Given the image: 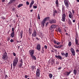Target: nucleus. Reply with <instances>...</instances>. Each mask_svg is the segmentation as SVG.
Wrapping results in <instances>:
<instances>
[{"label":"nucleus","instance_id":"obj_1","mask_svg":"<svg viewBox=\"0 0 79 79\" xmlns=\"http://www.w3.org/2000/svg\"><path fill=\"white\" fill-rule=\"evenodd\" d=\"M18 62V57L16 58L14 60L13 63V66L15 67Z\"/></svg>","mask_w":79,"mask_h":79},{"label":"nucleus","instance_id":"obj_2","mask_svg":"<svg viewBox=\"0 0 79 79\" xmlns=\"http://www.w3.org/2000/svg\"><path fill=\"white\" fill-rule=\"evenodd\" d=\"M2 59L3 60H7L8 59V56H7V53L6 52H5L4 53L3 55V56L2 57Z\"/></svg>","mask_w":79,"mask_h":79},{"label":"nucleus","instance_id":"obj_3","mask_svg":"<svg viewBox=\"0 0 79 79\" xmlns=\"http://www.w3.org/2000/svg\"><path fill=\"white\" fill-rule=\"evenodd\" d=\"M71 71H70L69 72H68V71H66L63 74L65 76H68L69 74H70V73H71Z\"/></svg>","mask_w":79,"mask_h":79},{"label":"nucleus","instance_id":"obj_4","mask_svg":"<svg viewBox=\"0 0 79 79\" xmlns=\"http://www.w3.org/2000/svg\"><path fill=\"white\" fill-rule=\"evenodd\" d=\"M36 77H40V70L37 69L36 72Z\"/></svg>","mask_w":79,"mask_h":79},{"label":"nucleus","instance_id":"obj_5","mask_svg":"<svg viewBox=\"0 0 79 79\" xmlns=\"http://www.w3.org/2000/svg\"><path fill=\"white\" fill-rule=\"evenodd\" d=\"M29 54L31 56H32V55H34V50H31L29 52Z\"/></svg>","mask_w":79,"mask_h":79},{"label":"nucleus","instance_id":"obj_6","mask_svg":"<svg viewBox=\"0 0 79 79\" xmlns=\"http://www.w3.org/2000/svg\"><path fill=\"white\" fill-rule=\"evenodd\" d=\"M56 27V25H52L50 27V30H52L54 31V28H55Z\"/></svg>","mask_w":79,"mask_h":79},{"label":"nucleus","instance_id":"obj_7","mask_svg":"<svg viewBox=\"0 0 79 79\" xmlns=\"http://www.w3.org/2000/svg\"><path fill=\"white\" fill-rule=\"evenodd\" d=\"M66 18V15L65 14H63L62 15L61 21L64 22L65 21V18Z\"/></svg>","mask_w":79,"mask_h":79},{"label":"nucleus","instance_id":"obj_8","mask_svg":"<svg viewBox=\"0 0 79 79\" xmlns=\"http://www.w3.org/2000/svg\"><path fill=\"white\" fill-rule=\"evenodd\" d=\"M71 52L72 53L73 56H75V51H74V49L73 48H71Z\"/></svg>","mask_w":79,"mask_h":79},{"label":"nucleus","instance_id":"obj_9","mask_svg":"<svg viewBox=\"0 0 79 79\" xmlns=\"http://www.w3.org/2000/svg\"><path fill=\"white\" fill-rule=\"evenodd\" d=\"M64 3L67 8H68L69 5L68 4V2L66 0H64Z\"/></svg>","mask_w":79,"mask_h":79},{"label":"nucleus","instance_id":"obj_10","mask_svg":"<svg viewBox=\"0 0 79 79\" xmlns=\"http://www.w3.org/2000/svg\"><path fill=\"white\" fill-rule=\"evenodd\" d=\"M36 34V31L35 30H34L33 33L32 34V37H35Z\"/></svg>","mask_w":79,"mask_h":79},{"label":"nucleus","instance_id":"obj_11","mask_svg":"<svg viewBox=\"0 0 79 79\" xmlns=\"http://www.w3.org/2000/svg\"><path fill=\"white\" fill-rule=\"evenodd\" d=\"M50 23L51 24H54V23H56V20L55 19L50 20L49 21Z\"/></svg>","mask_w":79,"mask_h":79},{"label":"nucleus","instance_id":"obj_12","mask_svg":"<svg viewBox=\"0 0 79 79\" xmlns=\"http://www.w3.org/2000/svg\"><path fill=\"white\" fill-rule=\"evenodd\" d=\"M36 48L39 51H40V44H39L37 45Z\"/></svg>","mask_w":79,"mask_h":79},{"label":"nucleus","instance_id":"obj_13","mask_svg":"<svg viewBox=\"0 0 79 79\" xmlns=\"http://www.w3.org/2000/svg\"><path fill=\"white\" fill-rule=\"evenodd\" d=\"M15 36V32H12V33L10 34V37L11 38H13Z\"/></svg>","mask_w":79,"mask_h":79},{"label":"nucleus","instance_id":"obj_14","mask_svg":"<svg viewBox=\"0 0 79 79\" xmlns=\"http://www.w3.org/2000/svg\"><path fill=\"white\" fill-rule=\"evenodd\" d=\"M31 56V58L32 59V60H36V57H35V56L34 55H33L32 56Z\"/></svg>","mask_w":79,"mask_h":79},{"label":"nucleus","instance_id":"obj_15","mask_svg":"<svg viewBox=\"0 0 79 79\" xmlns=\"http://www.w3.org/2000/svg\"><path fill=\"white\" fill-rule=\"evenodd\" d=\"M68 24H69V25H71L72 24V23L71 22V20H70V19H68Z\"/></svg>","mask_w":79,"mask_h":79},{"label":"nucleus","instance_id":"obj_16","mask_svg":"<svg viewBox=\"0 0 79 79\" xmlns=\"http://www.w3.org/2000/svg\"><path fill=\"white\" fill-rule=\"evenodd\" d=\"M75 44L79 45V44L78 43V40L76 38L75 39Z\"/></svg>","mask_w":79,"mask_h":79},{"label":"nucleus","instance_id":"obj_17","mask_svg":"<svg viewBox=\"0 0 79 79\" xmlns=\"http://www.w3.org/2000/svg\"><path fill=\"white\" fill-rule=\"evenodd\" d=\"M45 21L44 19L42 22V25L43 26H45Z\"/></svg>","mask_w":79,"mask_h":79},{"label":"nucleus","instance_id":"obj_18","mask_svg":"<svg viewBox=\"0 0 79 79\" xmlns=\"http://www.w3.org/2000/svg\"><path fill=\"white\" fill-rule=\"evenodd\" d=\"M58 13V11L56 10H53V13L54 15H55V13Z\"/></svg>","mask_w":79,"mask_h":79},{"label":"nucleus","instance_id":"obj_19","mask_svg":"<svg viewBox=\"0 0 79 79\" xmlns=\"http://www.w3.org/2000/svg\"><path fill=\"white\" fill-rule=\"evenodd\" d=\"M73 73L75 75H76V74H77V71L76 69H74L73 70Z\"/></svg>","mask_w":79,"mask_h":79},{"label":"nucleus","instance_id":"obj_20","mask_svg":"<svg viewBox=\"0 0 79 79\" xmlns=\"http://www.w3.org/2000/svg\"><path fill=\"white\" fill-rule=\"evenodd\" d=\"M58 58H59V60H63V58L60 55L58 56Z\"/></svg>","mask_w":79,"mask_h":79},{"label":"nucleus","instance_id":"obj_21","mask_svg":"<svg viewBox=\"0 0 79 79\" xmlns=\"http://www.w3.org/2000/svg\"><path fill=\"white\" fill-rule=\"evenodd\" d=\"M31 68L32 70L33 71V70H34V69L35 68V67L34 65H33L31 67Z\"/></svg>","mask_w":79,"mask_h":79},{"label":"nucleus","instance_id":"obj_22","mask_svg":"<svg viewBox=\"0 0 79 79\" xmlns=\"http://www.w3.org/2000/svg\"><path fill=\"white\" fill-rule=\"evenodd\" d=\"M29 35H31V33H32V31H31V30L30 28H29Z\"/></svg>","mask_w":79,"mask_h":79},{"label":"nucleus","instance_id":"obj_23","mask_svg":"<svg viewBox=\"0 0 79 79\" xmlns=\"http://www.w3.org/2000/svg\"><path fill=\"white\" fill-rule=\"evenodd\" d=\"M20 36H21V38H22V36H23V31H22L20 32Z\"/></svg>","mask_w":79,"mask_h":79},{"label":"nucleus","instance_id":"obj_24","mask_svg":"<svg viewBox=\"0 0 79 79\" xmlns=\"http://www.w3.org/2000/svg\"><path fill=\"white\" fill-rule=\"evenodd\" d=\"M50 19V18L49 17H46L44 19V20L45 21H46V20H48V19Z\"/></svg>","mask_w":79,"mask_h":79},{"label":"nucleus","instance_id":"obj_25","mask_svg":"<svg viewBox=\"0 0 79 79\" xmlns=\"http://www.w3.org/2000/svg\"><path fill=\"white\" fill-rule=\"evenodd\" d=\"M68 53H66L65 54L64 56L65 57H68Z\"/></svg>","mask_w":79,"mask_h":79},{"label":"nucleus","instance_id":"obj_26","mask_svg":"<svg viewBox=\"0 0 79 79\" xmlns=\"http://www.w3.org/2000/svg\"><path fill=\"white\" fill-rule=\"evenodd\" d=\"M34 3V0H31V2L30 3V4H32V5H33Z\"/></svg>","mask_w":79,"mask_h":79},{"label":"nucleus","instance_id":"obj_27","mask_svg":"<svg viewBox=\"0 0 79 79\" xmlns=\"http://www.w3.org/2000/svg\"><path fill=\"white\" fill-rule=\"evenodd\" d=\"M58 32H59L61 33V29H60V28H59L58 29Z\"/></svg>","mask_w":79,"mask_h":79},{"label":"nucleus","instance_id":"obj_28","mask_svg":"<svg viewBox=\"0 0 79 79\" xmlns=\"http://www.w3.org/2000/svg\"><path fill=\"white\" fill-rule=\"evenodd\" d=\"M23 6V4H20L19 5L18 7V8H20V7H21V6Z\"/></svg>","mask_w":79,"mask_h":79},{"label":"nucleus","instance_id":"obj_29","mask_svg":"<svg viewBox=\"0 0 79 79\" xmlns=\"http://www.w3.org/2000/svg\"><path fill=\"white\" fill-rule=\"evenodd\" d=\"M71 45V42H69V47H70Z\"/></svg>","mask_w":79,"mask_h":79},{"label":"nucleus","instance_id":"obj_30","mask_svg":"<svg viewBox=\"0 0 79 79\" xmlns=\"http://www.w3.org/2000/svg\"><path fill=\"white\" fill-rule=\"evenodd\" d=\"M49 76L50 78H52V74L50 73L49 75Z\"/></svg>","mask_w":79,"mask_h":79},{"label":"nucleus","instance_id":"obj_31","mask_svg":"<svg viewBox=\"0 0 79 79\" xmlns=\"http://www.w3.org/2000/svg\"><path fill=\"white\" fill-rule=\"evenodd\" d=\"M15 29H14V28H12V31L13 32H15Z\"/></svg>","mask_w":79,"mask_h":79},{"label":"nucleus","instance_id":"obj_32","mask_svg":"<svg viewBox=\"0 0 79 79\" xmlns=\"http://www.w3.org/2000/svg\"><path fill=\"white\" fill-rule=\"evenodd\" d=\"M62 45H59L58 46V48H61V47H62Z\"/></svg>","mask_w":79,"mask_h":79},{"label":"nucleus","instance_id":"obj_33","mask_svg":"<svg viewBox=\"0 0 79 79\" xmlns=\"http://www.w3.org/2000/svg\"><path fill=\"white\" fill-rule=\"evenodd\" d=\"M10 37H8L7 38V40L8 41H10Z\"/></svg>","mask_w":79,"mask_h":79},{"label":"nucleus","instance_id":"obj_34","mask_svg":"<svg viewBox=\"0 0 79 79\" xmlns=\"http://www.w3.org/2000/svg\"><path fill=\"white\" fill-rule=\"evenodd\" d=\"M69 16L70 18H72V16H71V14H69Z\"/></svg>","mask_w":79,"mask_h":79},{"label":"nucleus","instance_id":"obj_35","mask_svg":"<svg viewBox=\"0 0 79 79\" xmlns=\"http://www.w3.org/2000/svg\"><path fill=\"white\" fill-rule=\"evenodd\" d=\"M38 19H40V15L38 14Z\"/></svg>","mask_w":79,"mask_h":79},{"label":"nucleus","instance_id":"obj_36","mask_svg":"<svg viewBox=\"0 0 79 79\" xmlns=\"http://www.w3.org/2000/svg\"><path fill=\"white\" fill-rule=\"evenodd\" d=\"M61 55H62V56H64L65 55V53L64 52H62L61 53Z\"/></svg>","mask_w":79,"mask_h":79},{"label":"nucleus","instance_id":"obj_37","mask_svg":"<svg viewBox=\"0 0 79 79\" xmlns=\"http://www.w3.org/2000/svg\"><path fill=\"white\" fill-rule=\"evenodd\" d=\"M56 4H58V0H56Z\"/></svg>","mask_w":79,"mask_h":79},{"label":"nucleus","instance_id":"obj_38","mask_svg":"<svg viewBox=\"0 0 79 79\" xmlns=\"http://www.w3.org/2000/svg\"><path fill=\"white\" fill-rule=\"evenodd\" d=\"M26 4L27 5H29V2L28 1H27L26 2Z\"/></svg>","mask_w":79,"mask_h":79},{"label":"nucleus","instance_id":"obj_39","mask_svg":"<svg viewBox=\"0 0 79 79\" xmlns=\"http://www.w3.org/2000/svg\"><path fill=\"white\" fill-rule=\"evenodd\" d=\"M33 5V4H30V8H31V7H32V5Z\"/></svg>","mask_w":79,"mask_h":79},{"label":"nucleus","instance_id":"obj_40","mask_svg":"<svg viewBox=\"0 0 79 79\" xmlns=\"http://www.w3.org/2000/svg\"><path fill=\"white\" fill-rule=\"evenodd\" d=\"M10 42H14V40L13 39H11L10 40Z\"/></svg>","mask_w":79,"mask_h":79},{"label":"nucleus","instance_id":"obj_41","mask_svg":"<svg viewBox=\"0 0 79 79\" xmlns=\"http://www.w3.org/2000/svg\"><path fill=\"white\" fill-rule=\"evenodd\" d=\"M54 47H55V48H58V46H57L56 45H54Z\"/></svg>","mask_w":79,"mask_h":79},{"label":"nucleus","instance_id":"obj_42","mask_svg":"<svg viewBox=\"0 0 79 79\" xmlns=\"http://www.w3.org/2000/svg\"><path fill=\"white\" fill-rule=\"evenodd\" d=\"M44 48L45 49H47V46L46 45L44 46Z\"/></svg>","mask_w":79,"mask_h":79},{"label":"nucleus","instance_id":"obj_43","mask_svg":"<svg viewBox=\"0 0 79 79\" xmlns=\"http://www.w3.org/2000/svg\"><path fill=\"white\" fill-rule=\"evenodd\" d=\"M37 6H33V8H34L36 9V8H37Z\"/></svg>","mask_w":79,"mask_h":79},{"label":"nucleus","instance_id":"obj_44","mask_svg":"<svg viewBox=\"0 0 79 79\" xmlns=\"http://www.w3.org/2000/svg\"><path fill=\"white\" fill-rule=\"evenodd\" d=\"M56 4V7H57V8L59 6H58V4Z\"/></svg>","mask_w":79,"mask_h":79},{"label":"nucleus","instance_id":"obj_45","mask_svg":"<svg viewBox=\"0 0 79 79\" xmlns=\"http://www.w3.org/2000/svg\"><path fill=\"white\" fill-rule=\"evenodd\" d=\"M13 55L14 56H16V54L15 52H13Z\"/></svg>","mask_w":79,"mask_h":79},{"label":"nucleus","instance_id":"obj_46","mask_svg":"<svg viewBox=\"0 0 79 79\" xmlns=\"http://www.w3.org/2000/svg\"><path fill=\"white\" fill-rule=\"evenodd\" d=\"M60 42H58L57 43H56V44H57V45H60Z\"/></svg>","mask_w":79,"mask_h":79},{"label":"nucleus","instance_id":"obj_47","mask_svg":"<svg viewBox=\"0 0 79 79\" xmlns=\"http://www.w3.org/2000/svg\"><path fill=\"white\" fill-rule=\"evenodd\" d=\"M54 43H55V44H56V41H55V40H54Z\"/></svg>","mask_w":79,"mask_h":79},{"label":"nucleus","instance_id":"obj_48","mask_svg":"<svg viewBox=\"0 0 79 79\" xmlns=\"http://www.w3.org/2000/svg\"><path fill=\"white\" fill-rule=\"evenodd\" d=\"M72 11L73 13V14H74V10H72Z\"/></svg>","mask_w":79,"mask_h":79},{"label":"nucleus","instance_id":"obj_49","mask_svg":"<svg viewBox=\"0 0 79 79\" xmlns=\"http://www.w3.org/2000/svg\"><path fill=\"white\" fill-rule=\"evenodd\" d=\"M44 48H42V51H43V52H44Z\"/></svg>","mask_w":79,"mask_h":79},{"label":"nucleus","instance_id":"obj_50","mask_svg":"<svg viewBox=\"0 0 79 79\" xmlns=\"http://www.w3.org/2000/svg\"><path fill=\"white\" fill-rule=\"evenodd\" d=\"M25 77L26 78H27V75H25Z\"/></svg>","mask_w":79,"mask_h":79},{"label":"nucleus","instance_id":"obj_51","mask_svg":"<svg viewBox=\"0 0 79 79\" xmlns=\"http://www.w3.org/2000/svg\"><path fill=\"white\" fill-rule=\"evenodd\" d=\"M55 56L56 57V58H58V56L57 55H56Z\"/></svg>","mask_w":79,"mask_h":79},{"label":"nucleus","instance_id":"obj_52","mask_svg":"<svg viewBox=\"0 0 79 79\" xmlns=\"http://www.w3.org/2000/svg\"><path fill=\"white\" fill-rule=\"evenodd\" d=\"M8 77V76H7V75H5V78H6V77Z\"/></svg>","mask_w":79,"mask_h":79},{"label":"nucleus","instance_id":"obj_53","mask_svg":"<svg viewBox=\"0 0 79 79\" xmlns=\"http://www.w3.org/2000/svg\"><path fill=\"white\" fill-rule=\"evenodd\" d=\"M75 22H76V21L75 20H73V23H75Z\"/></svg>","mask_w":79,"mask_h":79},{"label":"nucleus","instance_id":"obj_54","mask_svg":"<svg viewBox=\"0 0 79 79\" xmlns=\"http://www.w3.org/2000/svg\"><path fill=\"white\" fill-rule=\"evenodd\" d=\"M13 11H15V8H13Z\"/></svg>","mask_w":79,"mask_h":79},{"label":"nucleus","instance_id":"obj_55","mask_svg":"<svg viewBox=\"0 0 79 79\" xmlns=\"http://www.w3.org/2000/svg\"><path fill=\"white\" fill-rule=\"evenodd\" d=\"M19 66H20V67H21V66H22V64H21L19 65Z\"/></svg>","mask_w":79,"mask_h":79},{"label":"nucleus","instance_id":"obj_56","mask_svg":"<svg viewBox=\"0 0 79 79\" xmlns=\"http://www.w3.org/2000/svg\"><path fill=\"white\" fill-rule=\"evenodd\" d=\"M2 19H5V18L4 17H2Z\"/></svg>","mask_w":79,"mask_h":79},{"label":"nucleus","instance_id":"obj_57","mask_svg":"<svg viewBox=\"0 0 79 79\" xmlns=\"http://www.w3.org/2000/svg\"><path fill=\"white\" fill-rule=\"evenodd\" d=\"M36 39H37V40H39V38L38 37H36Z\"/></svg>","mask_w":79,"mask_h":79},{"label":"nucleus","instance_id":"obj_58","mask_svg":"<svg viewBox=\"0 0 79 79\" xmlns=\"http://www.w3.org/2000/svg\"><path fill=\"white\" fill-rule=\"evenodd\" d=\"M44 51H41V53H44Z\"/></svg>","mask_w":79,"mask_h":79},{"label":"nucleus","instance_id":"obj_59","mask_svg":"<svg viewBox=\"0 0 79 79\" xmlns=\"http://www.w3.org/2000/svg\"><path fill=\"white\" fill-rule=\"evenodd\" d=\"M5 0H2V2H5Z\"/></svg>","mask_w":79,"mask_h":79},{"label":"nucleus","instance_id":"obj_60","mask_svg":"<svg viewBox=\"0 0 79 79\" xmlns=\"http://www.w3.org/2000/svg\"><path fill=\"white\" fill-rule=\"evenodd\" d=\"M76 52H79V50H78V49H77V50H76Z\"/></svg>","mask_w":79,"mask_h":79},{"label":"nucleus","instance_id":"obj_61","mask_svg":"<svg viewBox=\"0 0 79 79\" xmlns=\"http://www.w3.org/2000/svg\"><path fill=\"white\" fill-rule=\"evenodd\" d=\"M70 14L69 15H72V13H71V12H70Z\"/></svg>","mask_w":79,"mask_h":79},{"label":"nucleus","instance_id":"obj_62","mask_svg":"<svg viewBox=\"0 0 79 79\" xmlns=\"http://www.w3.org/2000/svg\"><path fill=\"white\" fill-rule=\"evenodd\" d=\"M32 11H33V10H30V11H31V12H32Z\"/></svg>","mask_w":79,"mask_h":79},{"label":"nucleus","instance_id":"obj_63","mask_svg":"<svg viewBox=\"0 0 79 79\" xmlns=\"http://www.w3.org/2000/svg\"><path fill=\"white\" fill-rule=\"evenodd\" d=\"M61 67H59L58 68V69H61Z\"/></svg>","mask_w":79,"mask_h":79},{"label":"nucleus","instance_id":"obj_64","mask_svg":"<svg viewBox=\"0 0 79 79\" xmlns=\"http://www.w3.org/2000/svg\"><path fill=\"white\" fill-rule=\"evenodd\" d=\"M77 2H79V0H77Z\"/></svg>","mask_w":79,"mask_h":79}]
</instances>
